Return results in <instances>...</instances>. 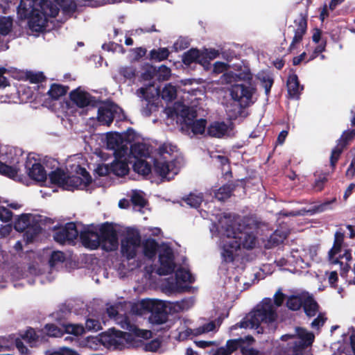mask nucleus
<instances>
[{"mask_svg": "<svg viewBox=\"0 0 355 355\" xmlns=\"http://www.w3.org/2000/svg\"><path fill=\"white\" fill-rule=\"evenodd\" d=\"M239 216L223 214L210 230L213 236L219 239L218 245L222 264L228 268L239 267L241 248L252 249L257 244L256 229L241 224Z\"/></svg>", "mask_w": 355, "mask_h": 355, "instance_id": "obj_1", "label": "nucleus"}, {"mask_svg": "<svg viewBox=\"0 0 355 355\" xmlns=\"http://www.w3.org/2000/svg\"><path fill=\"white\" fill-rule=\"evenodd\" d=\"M60 7L64 13L70 14L76 5L73 0H19L17 13L20 19H28L31 30L40 32L58 14Z\"/></svg>", "mask_w": 355, "mask_h": 355, "instance_id": "obj_2", "label": "nucleus"}, {"mask_svg": "<svg viewBox=\"0 0 355 355\" xmlns=\"http://www.w3.org/2000/svg\"><path fill=\"white\" fill-rule=\"evenodd\" d=\"M277 317L276 307L272 300L265 298L240 322L231 327L230 330L238 328L254 329L258 334H263L266 327L270 330L275 329Z\"/></svg>", "mask_w": 355, "mask_h": 355, "instance_id": "obj_3", "label": "nucleus"}, {"mask_svg": "<svg viewBox=\"0 0 355 355\" xmlns=\"http://www.w3.org/2000/svg\"><path fill=\"white\" fill-rule=\"evenodd\" d=\"M83 245L89 249H96L101 245L106 251H112L118 247V237L113 228L107 223L101 225H89L80 230Z\"/></svg>", "mask_w": 355, "mask_h": 355, "instance_id": "obj_4", "label": "nucleus"}, {"mask_svg": "<svg viewBox=\"0 0 355 355\" xmlns=\"http://www.w3.org/2000/svg\"><path fill=\"white\" fill-rule=\"evenodd\" d=\"M165 113L168 118L176 119L181 124L182 131L191 137L203 135L206 130V120H194L197 116L196 111L193 107L185 106L181 103H175L173 107L165 109Z\"/></svg>", "mask_w": 355, "mask_h": 355, "instance_id": "obj_5", "label": "nucleus"}, {"mask_svg": "<svg viewBox=\"0 0 355 355\" xmlns=\"http://www.w3.org/2000/svg\"><path fill=\"white\" fill-rule=\"evenodd\" d=\"M230 95L235 103L227 106L226 112L232 119L242 116L245 112L243 109L253 105L257 100L255 83L235 84L230 89Z\"/></svg>", "mask_w": 355, "mask_h": 355, "instance_id": "obj_6", "label": "nucleus"}, {"mask_svg": "<svg viewBox=\"0 0 355 355\" xmlns=\"http://www.w3.org/2000/svg\"><path fill=\"white\" fill-rule=\"evenodd\" d=\"M67 173L61 168L51 172L49 174L51 183L58 184L66 189H87L92 182V178L88 172L83 168L76 166L75 169L67 168Z\"/></svg>", "mask_w": 355, "mask_h": 355, "instance_id": "obj_7", "label": "nucleus"}, {"mask_svg": "<svg viewBox=\"0 0 355 355\" xmlns=\"http://www.w3.org/2000/svg\"><path fill=\"white\" fill-rule=\"evenodd\" d=\"M314 335L304 328L296 327L295 334L283 335L279 347L284 355H302V349L311 345Z\"/></svg>", "mask_w": 355, "mask_h": 355, "instance_id": "obj_8", "label": "nucleus"}, {"mask_svg": "<svg viewBox=\"0 0 355 355\" xmlns=\"http://www.w3.org/2000/svg\"><path fill=\"white\" fill-rule=\"evenodd\" d=\"M195 281V277L189 270L180 267L175 271V277L165 279L161 284L162 290L167 295H173L187 291L189 285Z\"/></svg>", "mask_w": 355, "mask_h": 355, "instance_id": "obj_9", "label": "nucleus"}, {"mask_svg": "<svg viewBox=\"0 0 355 355\" xmlns=\"http://www.w3.org/2000/svg\"><path fill=\"white\" fill-rule=\"evenodd\" d=\"M343 240V233L336 232L334 236V245L328 253V259L331 264L339 266L340 269L345 272L349 268V262L352 259V253L345 248Z\"/></svg>", "mask_w": 355, "mask_h": 355, "instance_id": "obj_10", "label": "nucleus"}, {"mask_svg": "<svg viewBox=\"0 0 355 355\" xmlns=\"http://www.w3.org/2000/svg\"><path fill=\"white\" fill-rule=\"evenodd\" d=\"M23 161L21 155H18L15 150H10L0 159V173L15 181L23 182L20 173L21 162Z\"/></svg>", "mask_w": 355, "mask_h": 355, "instance_id": "obj_11", "label": "nucleus"}, {"mask_svg": "<svg viewBox=\"0 0 355 355\" xmlns=\"http://www.w3.org/2000/svg\"><path fill=\"white\" fill-rule=\"evenodd\" d=\"M135 137V132L129 130L125 133L109 132L106 135L107 148L113 151L115 157L122 158L127 155L129 145Z\"/></svg>", "mask_w": 355, "mask_h": 355, "instance_id": "obj_12", "label": "nucleus"}, {"mask_svg": "<svg viewBox=\"0 0 355 355\" xmlns=\"http://www.w3.org/2000/svg\"><path fill=\"white\" fill-rule=\"evenodd\" d=\"M132 335V332H123L114 329H110L108 331L99 335V340L107 349H122L131 345Z\"/></svg>", "mask_w": 355, "mask_h": 355, "instance_id": "obj_13", "label": "nucleus"}, {"mask_svg": "<svg viewBox=\"0 0 355 355\" xmlns=\"http://www.w3.org/2000/svg\"><path fill=\"white\" fill-rule=\"evenodd\" d=\"M317 248H310L308 251L304 249H293L286 259L282 258L277 261L279 266L286 265L295 266L300 268H304L310 266V261H318Z\"/></svg>", "mask_w": 355, "mask_h": 355, "instance_id": "obj_14", "label": "nucleus"}, {"mask_svg": "<svg viewBox=\"0 0 355 355\" xmlns=\"http://www.w3.org/2000/svg\"><path fill=\"white\" fill-rule=\"evenodd\" d=\"M140 306L144 309L151 313L149 318L153 324H161L167 320V302L157 299H144L141 300Z\"/></svg>", "mask_w": 355, "mask_h": 355, "instance_id": "obj_15", "label": "nucleus"}, {"mask_svg": "<svg viewBox=\"0 0 355 355\" xmlns=\"http://www.w3.org/2000/svg\"><path fill=\"white\" fill-rule=\"evenodd\" d=\"M141 250V236L137 230L129 231L121 241V251L122 255L128 261H136Z\"/></svg>", "mask_w": 355, "mask_h": 355, "instance_id": "obj_16", "label": "nucleus"}, {"mask_svg": "<svg viewBox=\"0 0 355 355\" xmlns=\"http://www.w3.org/2000/svg\"><path fill=\"white\" fill-rule=\"evenodd\" d=\"M118 306H110L107 309L108 316L113 319L123 329L133 332L136 336L148 339L151 336V332L148 330L140 329L132 324L126 317L119 314Z\"/></svg>", "mask_w": 355, "mask_h": 355, "instance_id": "obj_17", "label": "nucleus"}, {"mask_svg": "<svg viewBox=\"0 0 355 355\" xmlns=\"http://www.w3.org/2000/svg\"><path fill=\"white\" fill-rule=\"evenodd\" d=\"M175 263L174 262L173 252L167 245H162L159 248L158 265L155 272L159 275H167L174 271Z\"/></svg>", "mask_w": 355, "mask_h": 355, "instance_id": "obj_18", "label": "nucleus"}, {"mask_svg": "<svg viewBox=\"0 0 355 355\" xmlns=\"http://www.w3.org/2000/svg\"><path fill=\"white\" fill-rule=\"evenodd\" d=\"M137 95L146 102V107L142 110L144 115L149 116L151 112L156 110L159 92L154 85H149L146 87L139 88L137 91Z\"/></svg>", "mask_w": 355, "mask_h": 355, "instance_id": "obj_19", "label": "nucleus"}, {"mask_svg": "<svg viewBox=\"0 0 355 355\" xmlns=\"http://www.w3.org/2000/svg\"><path fill=\"white\" fill-rule=\"evenodd\" d=\"M182 166V164L170 162L168 159L155 158L153 171L162 178L169 180L178 173Z\"/></svg>", "mask_w": 355, "mask_h": 355, "instance_id": "obj_20", "label": "nucleus"}, {"mask_svg": "<svg viewBox=\"0 0 355 355\" xmlns=\"http://www.w3.org/2000/svg\"><path fill=\"white\" fill-rule=\"evenodd\" d=\"M29 275L38 277L40 282L42 284L51 282L53 279L51 272H46L44 268H42L39 265L31 266L26 272H23L22 270L19 268L14 269L12 272L13 279H28Z\"/></svg>", "mask_w": 355, "mask_h": 355, "instance_id": "obj_21", "label": "nucleus"}, {"mask_svg": "<svg viewBox=\"0 0 355 355\" xmlns=\"http://www.w3.org/2000/svg\"><path fill=\"white\" fill-rule=\"evenodd\" d=\"M122 116V110L114 103L105 104L98 110L97 119L101 125H109L114 118L121 119Z\"/></svg>", "mask_w": 355, "mask_h": 355, "instance_id": "obj_22", "label": "nucleus"}, {"mask_svg": "<svg viewBox=\"0 0 355 355\" xmlns=\"http://www.w3.org/2000/svg\"><path fill=\"white\" fill-rule=\"evenodd\" d=\"M25 167L28 176L32 180L38 182H44L47 180V172L42 164L33 157H27Z\"/></svg>", "mask_w": 355, "mask_h": 355, "instance_id": "obj_23", "label": "nucleus"}, {"mask_svg": "<svg viewBox=\"0 0 355 355\" xmlns=\"http://www.w3.org/2000/svg\"><path fill=\"white\" fill-rule=\"evenodd\" d=\"M223 78L227 83L236 81H243L245 83H255L253 75L247 66H239L234 71L225 73Z\"/></svg>", "mask_w": 355, "mask_h": 355, "instance_id": "obj_24", "label": "nucleus"}, {"mask_svg": "<svg viewBox=\"0 0 355 355\" xmlns=\"http://www.w3.org/2000/svg\"><path fill=\"white\" fill-rule=\"evenodd\" d=\"M80 230L81 229L75 223H67L63 228L55 233L54 239L60 243H64L66 241H73L77 238L78 234H80Z\"/></svg>", "mask_w": 355, "mask_h": 355, "instance_id": "obj_25", "label": "nucleus"}, {"mask_svg": "<svg viewBox=\"0 0 355 355\" xmlns=\"http://www.w3.org/2000/svg\"><path fill=\"white\" fill-rule=\"evenodd\" d=\"M156 158L168 159L170 162L183 164L182 157L177 147L171 144L166 143L159 146L158 155Z\"/></svg>", "mask_w": 355, "mask_h": 355, "instance_id": "obj_26", "label": "nucleus"}, {"mask_svg": "<svg viewBox=\"0 0 355 355\" xmlns=\"http://www.w3.org/2000/svg\"><path fill=\"white\" fill-rule=\"evenodd\" d=\"M149 155L150 149L147 144L142 142H135L132 145H129L126 157L130 163L132 164L133 160L144 159L149 156Z\"/></svg>", "mask_w": 355, "mask_h": 355, "instance_id": "obj_27", "label": "nucleus"}, {"mask_svg": "<svg viewBox=\"0 0 355 355\" xmlns=\"http://www.w3.org/2000/svg\"><path fill=\"white\" fill-rule=\"evenodd\" d=\"M232 129L230 123L214 121L207 127V134L212 137L221 138L230 135Z\"/></svg>", "mask_w": 355, "mask_h": 355, "instance_id": "obj_28", "label": "nucleus"}, {"mask_svg": "<svg viewBox=\"0 0 355 355\" xmlns=\"http://www.w3.org/2000/svg\"><path fill=\"white\" fill-rule=\"evenodd\" d=\"M37 220L36 217L31 214H24L18 216L15 222V228L18 232L33 229L36 232L37 229Z\"/></svg>", "mask_w": 355, "mask_h": 355, "instance_id": "obj_29", "label": "nucleus"}, {"mask_svg": "<svg viewBox=\"0 0 355 355\" xmlns=\"http://www.w3.org/2000/svg\"><path fill=\"white\" fill-rule=\"evenodd\" d=\"M69 96L72 103L79 107H87L93 101L91 95L80 89L73 90Z\"/></svg>", "mask_w": 355, "mask_h": 355, "instance_id": "obj_30", "label": "nucleus"}, {"mask_svg": "<svg viewBox=\"0 0 355 355\" xmlns=\"http://www.w3.org/2000/svg\"><path fill=\"white\" fill-rule=\"evenodd\" d=\"M128 164L130 163L126 155L122 158L115 157L110 166L111 172L117 176H123L129 171Z\"/></svg>", "mask_w": 355, "mask_h": 355, "instance_id": "obj_31", "label": "nucleus"}, {"mask_svg": "<svg viewBox=\"0 0 355 355\" xmlns=\"http://www.w3.org/2000/svg\"><path fill=\"white\" fill-rule=\"evenodd\" d=\"M287 88L288 94L293 98H298L301 92L303 90V86L300 85L298 78L294 73L288 76Z\"/></svg>", "mask_w": 355, "mask_h": 355, "instance_id": "obj_32", "label": "nucleus"}, {"mask_svg": "<svg viewBox=\"0 0 355 355\" xmlns=\"http://www.w3.org/2000/svg\"><path fill=\"white\" fill-rule=\"evenodd\" d=\"M141 249L144 256L148 259H153L157 250H159L157 243L153 239H147L141 242Z\"/></svg>", "mask_w": 355, "mask_h": 355, "instance_id": "obj_33", "label": "nucleus"}, {"mask_svg": "<svg viewBox=\"0 0 355 355\" xmlns=\"http://www.w3.org/2000/svg\"><path fill=\"white\" fill-rule=\"evenodd\" d=\"M182 61L186 65H190L193 62L199 63L201 65L202 63H205V61L202 57L201 51L196 49H191L187 52L184 53L183 55Z\"/></svg>", "mask_w": 355, "mask_h": 355, "instance_id": "obj_34", "label": "nucleus"}, {"mask_svg": "<svg viewBox=\"0 0 355 355\" xmlns=\"http://www.w3.org/2000/svg\"><path fill=\"white\" fill-rule=\"evenodd\" d=\"M256 79L259 81L260 84L265 89L266 94L268 95L273 84L272 74L269 71H261L256 75Z\"/></svg>", "mask_w": 355, "mask_h": 355, "instance_id": "obj_35", "label": "nucleus"}, {"mask_svg": "<svg viewBox=\"0 0 355 355\" xmlns=\"http://www.w3.org/2000/svg\"><path fill=\"white\" fill-rule=\"evenodd\" d=\"M304 297L305 298L303 306L306 314L309 317L315 315L318 312V305L317 302L308 293H304Z\"/></svg>", "mask_w": 355, "mask_h": 355, "instance_id": "obj_36", "label": "nucleus"}, {"mask_svg": "<svg viewBox=\"0 0 355 355\" xmlns=\"http://www.w3.org/2000/svg\"><path fill=\"white\" fill-rule=\"evenodd\" d=\"M194 299L193 297L183 299L174 303H168L170 309L174 311H184L191 309L194 304Z\"/></svg>", "mask_w": 355, "mask_h": 355, "instance_id": "obj_37", "label": "nucleus"}, {"mask_svg": "<svg viewBox=\"0 0 355 355\" xmlns=\"http://www.w3.org/2000/svg\"><path fill=\"white\" fill-rule=\"evenodd\" d=\"M132 164H133L134 171L142 175H147L151 171L150 164L144 159L133 160Z\"/></svg>", "mask_w": 355, "mask_h": 355, "instance_id": "obj_38", "label": "nucleus"}, {"mask_svg": "<svg viewBox=\"0 0 355 355\" xmlns=\"http://www.w3.org/2000/svg\"><path fill=\"white\" fill-rule=\"evenodd\" d=\"M41 335V331L31 328L26 330L23 337L31 346H36L42 342Z\"/></svg>", "mask_w": 355, "mask_h": 355, "instance_id": "obj_39", "label": "nucleus"}, {"mask_svg": "<svg viewBox=\"0 0 355 355\" xmlns=\"http://www.w3.org/2000/svg\"><path fill=\"white\" fill-rule=\"evenodd\" d=\"M62 329L66 334H71L74 336H79L85 334V329L82 324L64 323L62 324Z\"/></svg>", "mask_w": 355, "mask_h": 355, "instance_id": "obj_40", "label": "nucleus"}, {"mask_svg": "<svg viewBox=\"0 0 355 355\" xmlns=\"http://www.w3.org/2000/svg\"><path fill=\"white\" fill-rule=\"evenodd\" d=\"M201 53L202 59L205 61V63H202V66L205 69H209L211 60H213L219 55L218 51L214 49H205L201 51Z\"/></svg>", "mask_w": 355, "mask_h": 355, "instance_id": "obj_41", "label": "nucleus"}, {"mask_svg": "<svg viewBox=\"0 0 355 355\" xmlns=\"http://www.w3.org/2000/svg\"><path fill=\"white\" fill-rule=\"evenodd\" d=\"M183 201L191 207L197 208L203 200L202 193L193 192L184 198Z\"/></svg>", "mask_w": 355, "mask_h": 355, "instance_id": "obj_42", "label": "nucleus"}, {"mask_svg": "<svg viewBox=\"0 0 355 355\" xmlns=\"http://www.w3.org/2000/svg\"><path fill=\"white\" fill-rule=\"evenodd\" d=\"M67 89L58 84L51 85L47 94L52 100H58L67 93Z\"/></svg>", "mask_w": 355, "mask_h": 355, "instance_id": "obj_43", "label": "nucleus"}, {"mask_svg": "<svg viewBox=\"0 0 355 355\" xmlns=\"http://www.w3.org/2000/svg\"><path fill=\"white\" fill-rule=\"evenodd\" d=\"M304 293H302L299 295H292L288 297L286 304L289 309L293 311L298 310L302 305H304Z\"/></svg>", "mask_w": 355, "mask_h": 355, "instance_id": "obj_44", "label": "nucleus"}, {"mask_svg": "<svg viewBox=\"0 0 355 355\" xmlns=\"http://www.w3.org/2000/svg\"><path fill=\"white\" fill-rule=\"evenodd\" d=\"M306 30V21L302 20L300 23L299 27L295 30V35L293 41L291 44L290 48L291 49H295V45L299 44L302 40L303 35H304Z\"/></svg>", "mask_w": 355, "mask_h": 355, "instance_id": "obj_45", "label": "nucleus"}, {"mask_svg": "<svg viewBox=\"0 0 355 355\" xmlns=\"http://www.w3.org/2000/svg\"><path fill=\"white\" fill-rule=\"evenodd\" d=\"M131 200L135 206V209L141 211L142 208H144L146 202L144 197L143 193L141 191H132V194L131 196Z\"/></svg>", "mask_w": 355, "mask_h": 355, "instance_id": "obj_46", "label": "nucleus"}, {"mask_svg": "<svg viewBox=\"0 0 355 355\" xmlns=\"http://www.w3.org/2000/svg\"><path fill=\"white\" fill-rule=\"evenodd\" d=\"M287 233L285 231L277 230L270 237L268 241V248L277 245L282 243L286 238Z\"/></svg>", "mask_w": 355, "mask_h": 355, "instance_id": "obj_47", "label": "nucleus"}, {"mask_svg": "<svg viewBox=\"0 0 355 355\" xmlns=\"http://www.w3.org/2000/svg\"><path fill=\"white\" fill-rule=\"evenodd\" d=\"M12 27V19L10 17H0V35H7Z\"/></svg>", "mask_w": 355, "mask_h": 355, "instance_id": "obj_48", "label": "nucleus"}, {"mask_svg": "<svg viewBox=\"0 0 355 355\" xmlns=\"http://www.w3.org/2000/svg\"><path fill=\"white\" fill-rule=\"evenodd\" d=\"M65 260V256L61 251H53L51 254L49 265L51 269L62 264Z\"/></svg>", "mask_w": 355, "mask_h": 355, "instance_id": "obj_49", "label": "nucleus"}, {"mask_svg": "<svg viewBox=\"0 0 355 355\" xmlns=\"http://www.w3.org/2000/svg\"><path fill=\"white\" fill-rule=\"evenodd\" d=\"M177 90L175 86L171 84H167L162 91V98L166 101H171L176 96Z\"/></svg>", "mask_w": 355, "mask_h": 355, "instance_id": "obj_50", "label": "nucleus"}, {"mask_svg": "<svg viewBox=\"0 0 355 355\" xmlns=\"http://www.w3.org/2000/svg\"><path fill=\"white\" fill-rule=\"evenodd\" d=\"M150 58L156 61H162L166 59L169 55V51L167 48H159L153 49L150 53Z\"/></svg>", "mask_w": 355, "mask_h": 355, "instance_id": "obj_51", "label": "nucleus"}, {"mask_svg": "<svg viewBox=\"0 0 355 355\" xmlns=\"http://www.w3.org/2000/svg\"><path fill=\"white\" fill-rule=\"evenodd\" d=\"M232 193V188L230 185H224L215 191V198L220 200L227 199Z\"/></svg>", "mask_w": 355, "mask_h": 355, "instance_id": "obj_52", "label": "nucleus"}, {"mask_svg": "<svg viewBox=\"0 0 355 355\" xmlns=\"http://www.w3.org/2000/svg\"><path fill=\"white\" fill-rule=\"evenodd\" d=\"M121 80L123 81L131 80L135 78V70L132 67H123L119 70Z\"/></svg>", "mask_w": 355, "mask_h": 355, "instance_id": "obj_53", "label": "nucleus"}, {"mask_svg": "<svg viewBox=\"0 0 355 355\" xmlns=\"http://www.w3.org/2000/svg\"><path fill=\"white\" fill-rule=\"evenodd\" d=\"M43 331L49 336L61 337L63 335V329L58 328L53 324H47L45 325Z\"/></svg>", "mask_w": 355, "mask_h": 355, "instance_id": "obj_54", "label": "nucleus"}, {"mask_svg": "<svg viewBox=\"0 0 355 355\" xmlns=\"http://www.w3.org/2000/svg\"><path fill=\"white\" fill-rule=\"evenodd\" d=\"M171 74V69L165 65L160 66L157 70V77L159 80L168 79Z\"/></svg>", "mask_w": 355, "mask_h": 355, "instance_id": "obj_55", "label": "nucleus"}, {"mask_svg": "<svg viewBox=\"0 0 355 355\" xmlns=\"http://www.w3.org/2000/svg\"><path fill=\"white\" fill-rule=\"evenodd\" d=\"M85 325L86 329L88 331H97L102 329L101 322L98 320L92 318L87 319Z\"/></svg>", "mask_w": 355, "mask_h": 355, "instance_id": "obj_56", "label": "nucleus"}, {"mask_svg": "<svg viewBox=\"0 0 355 355\" xmlns=\"http://www.w3.org/2000/svg\"><path fill=\"white\" fill-rule=\"evenodd\" d=\"M110 172V167L104 164L97 165L94 169L95 175H97L99 177H104L109 174Z\"/></svg>", "mask_w": 355, "mask_h": 355, "instance_id": "obj_57", "label": "nucleus"}, {"mask_svg": "<svg viewBox=\"0 0 355 355\" xmlns=\"http://www.w3.org/2000/svg\"><path fill=\"white\" fill-rule=\"evenodd\" d=\"M12 213L6 207L0 206V220L3 223L11 220Z\"/></svg>", "mask_w": 355, "mask_h": 355, "instance_id": "obj_58", "label": "nucleus"}, {"mask_svg": "<svg viewBox=\"0 0 355 355\" xmlns=\"http://www.w3.org/2000/svg\"><path fill=\"white\" fill-rule=\"evenodd\" d=\"M46 355H78V354L69 348L63 347L58 351H48L46 352Z\"/></svg>", "mask_w": 355, "mask_h": 355, "instance_id": "obj_59", "label": "nucleus"}, {"mask_svg": "<svg viewBox=\"0 0 355 355\" xmlns=\"http://www.w3.org/2000/svg\"><path fill=\"white\" fill-rule=\"evenodd\" d=\"M189 45L187 40L180 37L173 44V49L175 51H179L187 49Z\"/></svg>", "mask_w": 355, "mask_h": 355, "instance_id": "obj_60", "label": "nucleus"}, {"mask_svg": "<svg viewBox=\"0 0 355 355\" xmlns=\"http://www.w3.org/2000/svg\"><path fill=\"white\" fill-rule=\"evenodd\" d=\"M216 329V324L214 322H208L202 327H200L196 329V334H202L205 333H208L209 331H214Z\"/></svg>", "mask_w": 355, "mask_h": 355, "instance_id": "obj_61", "label": "nucleus"}, {"mask_svg": "<svg viewBox=\"0 0 355 355\" xmlns=\"http://www.w3.org/2000/svg\"><path fill=\"white\" fill-rule=\"evenodd\" d=\"M344 146L341 144V146H336L334 149H333L331 155V164L334 166L336 162L338 161L340 155L341 154Z\"/></svg>", "mask_w": 355, "mask_h": 355, "instance_id": "obj_62", "label": "nucleus"}, {"mask_svg": "<svg viewBox=\"0 0 355 355\" xmlns=\"http://www.w3.org/2000/svg\"><path fill=\"white\" fill-rule=\"evenodd\" d=\"M239 340H230L227 342L225 347L227 352L230 355L233 352L237 349L239 346Z\"/></svg>", "mask_w": 355, "mask_h": 355, "instance_id": "obj_63", "label": "nucleus"}, {"mask_svg": "<svg viewBox=\"0 0 355 355\" xmlns=\"http://www.w3.org/2000/svg\"><path fill=\"white\" fill-rule=\"evenodd\" d=\"M355 136V129L348 130L343 132L341 137L342 145L344 146L346 145L347 142L352 139Z\"/></svg>", "mask_w": 355, "mask_h": 355, "instance_id": "obj_64", "label": "nucleus"}]
</instances>
